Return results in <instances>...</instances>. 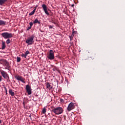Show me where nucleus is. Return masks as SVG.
I'll return each mask as SVG.
<instances>
[{"label": "nucleus", "mask_w": 125, "mask_h": 125, "mask_svg": "<svg viewBox=\"0 0 125 125\" xmlns=\"http://www.w3.org/2000/svg\"><path fill=\"white\" fill-rule=\"evenodd\" d=\"M1 36L4 39H7L6 41V42L7 44L10 43L11 41L10 40V38H12L13 37V35L12 33H8V32H4V33H2Z\"/></svg>", "instance_id": "1"}, {"label": "nucleus", "mask_w": 125, "mask_h": 125, "mask_svg": "<svg viewBox=\"0 0 125 125\" xmlns=\"http://www.w3.org/2000/svg\"><path fill=\"white\" fill-rule=\"evenodd\" d=\"M52 112H54L57 115L62 114L63 113V109L62 107H53L51 110Z\"/></svg>", "instance_id": "2"}, {"label": "nucleus", "mask_w": 125, "mask_h": 125, "mask_svg": "<svg viewBox=\"0 0 125 125\" xmlns=\"http://www.w3.org/2000/svg\"><path fill=\"white\" fill-rule=\"evenodd\" d=\"M47 58L50 59V60H53L55 59V53L54 51L52 49H50L49 53L47 54Z\"/></svg>", "instance_id": "3"}, {"label": "nucleus", "mask_w": 125, "mask_h": 125, "mask_svg": "<svg viewBox=\"0 0 125 125\" xmlns=\"http://www.w3.org/2000/svg\"><path fill=\"white\" fill-rule=\"evenodd\" d=\"M34 38H35V35H32V36H31V37H29V38H28L26 40L25 42H26V43H28V44H33V43L34 42Z\"/></svg>", "instance_id": "4"}, {"label": "nucleus", "mask_w": 125, "mask_h": 125, "mask_svg": "<svg viewBox=\"0 0 125 125\" xmlns=\"http://www.w3.org/2000/svg\"><path fill=\"white\" fill-rule=\"evenodd\" d=\"M1 64L3 65H5L6 66L5 69H7V70H10V65L9 62L6 61V60H0Z\"/></svg>", "instance_id": "5"}, {"label": "nucleus", "mask_w": 125, "mask_h": 125, "mask_svg": "<svg viewBox=\"0 0 125 125\" xmlns=\"http://www.w3.org/2000/svg\"><path fill=\"white\" fill-rule=\"evenodd\" d=\"M0 73L4 79H7V81H10L9 76L6 71H4V70H0Z\"/></svg>", "instance_id": "6"}, {"label": "nucleus", "mask_w": 125, "mask_h": 125, "mask_svg": "<svg viewBox=\"0 0 125 125\" xmlns=\"http://www.w3.org/2000/svg\"><path fill=\"white\" fill-rule=\"evenodd\" d=\"M15 78H16L17 80H19V81L22 82V83H25V79L24 78H22L21 76H19V75H15Z\"/></svg>", "instance_id": "7"}, {"label": "nucleus", "mask_w": 125, "mask_h": 125, "mask_svg": "<svg viewBox=\"0 0 125 125\" xmlns=\"http://www.w3.org/2000/svg\"><path fill=\"white\" fill-rule=\"evenodd\" d=\"M75 108L74 104L73 103H70L68 106L67 110L68 111H71Z\"/></svg>", "instance_id": "8"}, {"label": "nucleus", "mask_w": 125, "mask_h": 125, "mask_svg": "<svg viewBox=\"0 0 125 125\" xmlns=\"http://www.w3.org/2000/svg\"><path fill=\"white\" fill-rule=\"evenodd\" d=\"M42 7L45 12V13L47 15H50V14L49 13L48 11V9H47V5H46V4H45L44 3H43V4H42Z\"/></svg>", "instance_id": "9"}, {"label": "nucleus", "mask_w": 125, "mask_h": 125, "mask_svg": "<svg viewBox=\"0 0 125 125\" xmlns=\"http://www.w3.org/2000/svg\"><path fill=\"white\" fill-rule=\"evenodd\" d=\"M26 91L27 92L28 94L31 95L32 91H31V88L30 85H26Z\"/></svg>", "instance_id": "10"}, {"label": "nucleus", "mask_w": 125, "mask_h": 125, "mask_svg": "<svg viewBox=\"0 0 125 125\" xmlns=\"http://www.w3.org/2000/svg\"><path fill=\"white\" fill-rule=\"evenodd\" d=\"M37 6L35 7L34 9H33V10H32V11H31V12H30L29 15H33V14H34V13L36 12V10L37 9Z\"/></svg>", "instance_id": "11"}, {"label": "nucleus", "mask_w": 125, "mask_h": 125, "mask_svg": "<svg viewBox=\"0 0 125 125\" xmlns=\"http://www.w3.org/2000/svg\"><path fill=\"white\" fill-rule=\"evenodd\" d=\"M46 87L48 88V89H52L53 87H52L49 83V82H47L46 84Z\"/></svg>", "instance_id": "12"}, {"label": "nucleus", "mask_w": 125, "mask_h": 125, "mask_svg": "<svg viewBox=\"0 0 125 125\" xmlns=\"http://www.w3.org/2000/svg\"><path fill=\"white\" fill-rule=\"evenodd\" d=\"M7 0H0V5H3Z\"/></svg>", "instance_id": "13"}, {"label": "nucleus", "mask_w": 125, "mask_h": 125, "mask_svg": "<svg viewBox=\"0 0 125 125\" xmlns=\"http://www.w3.org/2000/svg\"><path fill=\"white\" fill-rule=\"evenodd\" d=\"M6 21H4L3 20H0V25H6Z\"/></svg>", "instance_id": "14"}, {"label": "nucleus", "mask_w": 125, "mask_h": 125, "mask_svg": "<svg viewBox=\"0 0 125 125\" xmlns=\"http://www.w3.org/2000/svg\"><path fill=\"white\" fill-rule=\"evenodd\" d=\"M37 23H38V24H40L41 23V22L40 21H39V20L37 19V18L35 19L34 21H33V23L34 24H36Z\"/></svg>", "instance_id": "15"}, {"label": "nucleus", "mask_w": 125, "mask_h": 125, "mask_svg": "<svg viewBox=\"0 0 125 125\" xmlns=\"http://www.w3.org/2000/svg\"><path fill=\"white\" fill-rule=\"evenodd\" d=\"M9 94L11 95V96H14V95H15L14 92H13V91H12V90L11 89H10L9 90Z\"/></svg>", "instance_id": "16"}, {"label": "nucleus", "mask_w": 125, "mask_h": 125, "mask_svg": "<svg viewBox=\"0 0 125 125\" xmlns=\"http://www.w3.org/2000/svg\"><path fill=\"white\" fill-rule=\"evenodd\" d=\"M6 47V44L5 42H2V49H4Z\"/></svg>", "instance_id": "17"}, {"label": "nucleus", "mask_w": 125, "mask_h": 125, "mask_svg": "<svg viewBox=\"0 0 125 125\" xmlns=\"http://www.w3.org/2000/svg\"><path fill=\"white\" fill-rule=\"evenodd\" d=\"M21 61V59L20 58V57H17V62H20Z\"/></svg>", "instance_id": "18"}, {"label": "nucleus", "mask_w": 125, "mask_h": 125, "mask_svg": "<svg viewBox=\"0 0 125 125\" xmlns=\"http://www.w3.org/2000/svg\"><path fill=\"white\" fill-rule=\"evenodd\" d=\"M4 89L5 90L6 95H8V90H7L6 87L4 86Z\"/></svg>", "instance_id": "19"}, {"label": "nucleus", "mask_w": 125, "mask_h": 125, "mask_svg": "<svg viewBox=\"0 0 125 125\" xmlns=\"http://www.w3.org/2000/svg\"><path fill=\"white\" fill-rule=\"evenodd\" d=\"M42 113H43L44 114L45 113H46V108L44 107L43 109H42Z\"/></svg>", "instance_id": "20"}, {"label": "nucleus", "mask_w": 125, "mask_h": 125, "mask_svg": "<svg viewBox=\"0 0 125 125\" xmlns=\"http://www.w3.org/2000/svg\"><path fill=\"white\" fill-rule=\"evenodd\" d=\"M29 25H30V29H31V28L33 25V22H29Z\"/></svg>", "instance_id": "21"}, {"label": "nucleus", "mask_w": 125, "mask_h": 125, "mask_svg": "<svg viewBox=\"0 0 125 125\" xmlns=\"http://www.w3.org/2000/svg\"><path fill=\"white\" fill-rule=\"evenodd\" d=\"M29 53H30V52L29 50H26V51H25V54H26V57H27L28 54H29Z\"/></svg>", "instance_id": "22"}, {"label": "nucleus", "mask_w": 125, "mask_h": 125, "mask_svg": "<svg viewBox=\"0 0 125 125\" xmlns=\"http://www.w3.org/2000/svg\"><path fill=\"white\" fill-rule=\"evenodd\" d=\"M21 56H22V57H24V58H26V52L24 54V53H22Z\"/></svg>", "instance_id": "23"}, {"label": "nucleus", "mask_w": 125, "mask_h": 125, "mask_svg": "<svg viewBox=\"0 0 125 125\" xmlns=\"http://www.w3.org/2000/svg\"><path fill=\"white\" fill-rule=\"evenodd\" d=\"M69 38L70 39V41H72L73 39V37L72 34L71 35V36H69Z\"/></svg>", "instance_id": "24"}, {"label": "nucleus", "mask_w": 125, "mask_h": 125, "mask_svg": "<svg viewBox=\"0 0 125 125\" xmlns=\"http://www.w3.org/2000/svg\"><path fill=\"white\" fill-rule=\"evenodd\" d=\"M60 101L61 103H64V101L63 99H60Z\"/></svg>", "instance_id": "25"}, {"label": "nucleus", "mask_w": 125, "mask_h": 125, "mask_svg": "<svg viewBox=\"0 0 125 125\" xmlns=\"http://www.w3.org/2000/svg\"><path fill=\"white\" fill-rule=\"evenodd\" d=\"M72 36H74L75 35V31L74 30V29H73V32H72Z\"/></svg>", "instance_id": "26"}, {"label": "nucleus", "mask_w": 125, "mask_h": 125, "mask_svg": "<svg viewBox=\"0 0 125 125\" xmlns=\"http://www.w3.org/2000/svg\"><path fill=\"white\" fill-rule=\"evenodd\" d=\"M49 27L50 29H52V28H53V26H52L51 25H49Z\"/></svg>", "instance_id": "27"}, {"label": "nucleus", "mask_w": 125, "mask_h": 125, "mask_svg": "<svg viewBox=\"0 0 125 125\" xmlns=\"http://www.w3.org/2000/svg\"><path fill=\"white\" fill-rule=\"evenodd\" d=\"M2 76H0V82H1V81H2Z\"/></svg>", "instance_id": "28"}, {"label": "nucleus", "mask_w": 125, "mask_h": 125, "mask_svg": "<svg viewBox=\"0 0 125 125\" xmlns=\"http://www.w3.org/2000/svg\"><path fill=\"white\" fill-rule=\"evenodd\" d=\"M30 29H31L30 26H29V27H28L27 30L28 31L29 30H30Z\"/></svg>", "instance_id": "29"}, {"label": "nucleus", "mask_w": 125, "mask_h": 125, "mask_svg": "<svg viewBox=\"0 0 125 125\" xmlns=\"http://www.w3.org/2000/svg\"><path fill=\"white\" fill-rule=\"evenodd\" d=\"M74 32H75V34H77V31H74Z\"/></svg>", "instance_id": "30"}, {"label": "nucleus", "mask_w": 125, "mask_h": 125, "mask_svg": "<svg viewBox=\"0 0 125 125\" xmlns=\"http://www.w3.org/2000/svg\"><path fill=\"white\" fill-rule=\"evenodd\" d=\"M2 123L1 120L0 119V124H1V123Z\"/></svg>", "instance_id": "31"}, {"label": "nucleus", "mask_w": 125, "mask_h": 125, "mask_svg": "<svg viewBox=\"0 0 125 125\" xmlns=\"http://www.w3.org/2000/svg\"><path fill=\"white\" fill-rule=\"evenodd\" d=\"M75 4H72L71 6L74 7Z\"/></svg>", "instance_id": "32"}, {"label": "nucleus", "mask_w": 125, "mask_h": 125, "mask_svg": "<svg viewBox=\"0 0 125 125\" xmlns=\"http://www.w3.org/2000/svg\"><path fill=\"white\" fill-rule=\"evenodd\" d=\"M23 106L24 105V104H25V103H24V102H23Z\"/></svg>", "instance_id": "33"}, {"label": "nucleus", "mask_w": 125, "mask_h": 125, "mask_svg": "<svg viewBox=\"0 0 125 125\" xmlns=\"http://www.w3.org/2000/svg\"><path fill=\"white\" fill-rule=\"evenodd\" d=\"M24 107H25V104H24Z\"/></svg>", "instance_id": "34"}, {"label": "nucleus", "mask_w": 125, "mask_h": 125, "mask_svg": "<svg viewBox=\"0 0 125 125\" xmlns=\"http://www.w3.org/2000/svg\"><path fill=\"white\" fill-rule=\"evenodd\" d=\"M31 115H30V117H31Z\"/></svg>", "instance_id": "35"}]
</instances>
